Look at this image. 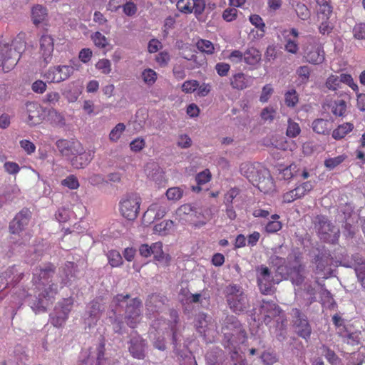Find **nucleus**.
Here are the masks:
<instances>
[{
  "label": "nucleus",
  "instance_id": "11",
  "mask_svg": "<svg viewBox=\"0 0 365 365\" xmlns=\"http://www.w3.org/2000/svg\"><path fill=\"white\" fill-rule=\"evenodd\" d=\"M257 279L259 288L262 294H270L273 285V277L269 269L261 265L256 268Z\"/></svg>",
  "mask_w": 365,
  "mask_h": 365
},
{
  "label": "nucleus",
  "instance_id": "52",
  "mask_svg": "<svg viewBox=\"0 0 365 365\" xmlns=\"http://www.w3.org/2000/svg\"><path fill=\"white\" fill-rule=\"evenodd\" d=\"M326 87L331 91H336L341 86V81L339 76L336 75H330L325 83Z\"/></svg>",
  "mask_w": 365,
  "mask_h": 365
},
{
  "label": "nucleus",
  "instance_id": "54",
  "mask_svg": "<svg viewBox=\"0 0 365 365\" xmlns=\"http://www.w3.org/2000/svg\"><path fill=\"white\" fill-rule=\"evenodd\" d=\"M284 50L289 53L297 54L299 51V47L297 41L290 38H285Z\"/></svg>",
  "mask_w": 365,
  "mask_h": 365
},
{
  "label": "nucleus",
  "instance_id": "55",
  "mask_svg": "<svg viewBox=\"0 0 365 365\" xmlns=\"http://www.w3.org/2000/svg\"><path fill=\"white\" fill-rule=\"evenodd\" d=\"M142 78L145 83L153 85L156 81L157 73L150 68L145 69L142 73Z\"/></svg>",
  "mask_w": 365,
  "mask_h": 365
},
{
  "label": "nucleus",
  "instance_id": "20",
  "mask_svg": "<svg viewBox=\"0 0 365 365\" xmlns=\"http://www.w3.org/2000/svg\"><path fill=\"white\" fill-rule=\"evenodd\" d=\"M259 311L264 316V322H269L272 319L279 315L281 309L274 302L262 300Z\"/></svg>",
  "mask_w": 365,
  "mask_h": 365
},
{
  "label": "nucleus",
  "instance_id": "13",
  "mask_svg": "<svg viewBox=\"0 0 365 365\" xmlns=\"http://www.w3.org/2000/svg\"><path fill=\"white\" fill-rule=\"evenodd\" d=\"M313 187V185L310 181L302 182L295 188L284 193L282 196V202L291 203L298 199H301L307 195Z\"/></svg>",
  "mask_w": 365,
  "mask_h": 365
},
{
  "label": "nucleus",
  "instance_id": "61",
  "mask_svg": "<svg viewBox=\"0 0 365 365\" xmlns=\"http://www.w3.org/2000/svg\"><path fill=\"white\" fill-rule=\"evenodd\" d=\"M199 87V83L196 80H188L182 85V91L185 93H191Z\"/></svg>",
  "mask_w": 365,
  "mask_h": 365
},
{
  "label": "nucleus",
  "instance_id": "30",
  "mask_svg": "<svg viewBox=\"0 0 365 365\" xmlns=\"http://www.w3.org/2000/svg\"><path fill=\"white\" fill-rule=\"evenodd\" d=\"M354 125L351 123H344L336 128L331 133L334 140H339L343 139L346 135L353 131Z\"/></svg>",
  "mask_w": 365,
  "mask_h": 365
},
{
  "label": "nucleus",
  "instance_id": "21",
  "mask_svg": "<svg viewBox=\"0 0 365 365\" xmlns=\"http://www.w3.org/2000/svg\"><path fill=\"white\" fill-rule=\"evenodd\" d=\"M53 38L49 35H43L40 38V51L46 63H48L53 51Z\"/></svg>",
  "mask_w": 365,
  "mask_h": 365
},
{
  "label": "nucleus",
  "instance_id": "43",
  "mask_svg": "<svg viewBox=\"0 0 365 365\" xmlns=\"http://www.w3.org/2000/svg\"><path fill=\"white\" fill-rule=\"evenodd\" d=\"M329 106L332 113L336 116H343L346 110V103L344 100L335 101Z\"/></svg>",
  "mask_w": 365,
  "mask_h": 365
},
{
  "label": "nucleus",
  "instance_id": "27",
  "mask_svg": "<svg viewBox=\"0 0 365 365\" xmlns=\"http://www.w3.org/2000/svg\"><path fill=\"white\" fill-rule=\"evenodd\" d=\"M166 213V207L160 203L151 204L144 214V217H153V220L163 218Z\"/></svg>",
  "mask_w": 365,
  "mask_h": 365
},
{
  "label": "nucleus",
  "instance_id": "58",
  "mask_svg": "<svg viewBox=\"0 0 365 365\" xmlns=\"http://www.w3.org/2000/svg\"><path fill=\"white\" fill-rule=\"evenodd\" d=\"M96 67L103 74H109L111 71V63L108 59L99 60L96 64Z\"/></svg>",
  "mask_w": 365,
  "mask_h": 365
},
{
  "label": "nucleus",
  "instance_id": "18",
  "mask_svg": "<svg viewBox=\"0 0 365 365\" xmlns=\"http://www.w3.org/2000/svg\"><path fill=\"white\" fill-rule=\"evenodd\" d=\"M294 314L297 317L294 322L297 334L306 340L309 339L312 334V329L308 320L303 317L302 312L297 309L294 310Z\"/></svg>",
  "mask_w": 365,
  "mask_h": 365
},
{
  "label": "nucleus",
  "instance_id": "23",
  "mask_svg": "<svg viewBox=\"0 0 365 365\" xmlns=\"http://www.w3.org/2000/svg\"><path fill=\"white\" fill-rule=\"evenodd\" d=\"M240 173L253 185L257 182L259 179V173L255 164L244 163L240 165Z\"/></svg>",
  "mask_w": 365,
  "mask_h": 365
},
{
  "label": "nucleus",
  "instance_id": "47",
  "mask_svg": "<svg viewBox=\"0 0 365 365\" xmlns=\"http://www.w3.org/2000/svg\"><path fill=\"white\" fill-rule=\"evenodd\" d=\"M125 130V125L123 123H118L110 132L109 140L111 142H117Z\"/></svg>",
  "mask_w": 365,
  "mask_h": 365
},
{
  "label": "nucleus",
  "instance_id": "6",
  "mask_svg": "<svg viewBox=\"0 0 365 365\" xmlns=\"http://www.w3.org/2000/svg\"><path fill=\"white\" fill-rule=\"evenodd\" d=\"M287 259L286 267L287 274L294 283L297 285L301 284L304 281L302 272L304 269V266L302 262L301 253L299 252H294L289 254Z\"/></svg>",
  "mask_w": 365,
  "mask_h": 365
},
{
  "label": "nucleus",
  "instance_id": "10",
  "mask_svg": "<svg viewBox=\"0 0 365 365\" xmlns=\"http://www.w3.org/2000/svg\"><path fill=\"white\" fill-rule=\"evenodd\" d=\"M178 10L184 14L194 13L196 17L202 14L205 9L204 0H178L176 4Z\"/></svg>",
  "mask_w": 365,
  "mask_h": 365
},
{
  "label": "nucleus",
  "instance_id": "45",
  "mask_svg": "<svg viewBox=\"0 0 365 365\" xmlns=\"http://www.w3.org/2000/svg\"><path fill=\"white\" fill-rule=\"evenodd\" d=\"M347 155L342 154L334 158H329L324 160V166L329 170H333L340 164H341L346 159Z\"/></svg>",
  "mask_w": 365,
  "mask_h": 365
},
{
  "label": "nucleus",
  "instance_id": "46",
  "mask_svg": "<svg viewBox=\"0 0 365 365\" xmlns=\"http://www.w3.org/2000/svg\"><path fill=\"white\" fill-rule=\"evenodd\" d=\"M299 102V96L294 89L287 91L284 94V103L287 107L294 108Z\"/></svg>",
  "mask_w": 365,
  "mask_h": 365
},
{
  "label": "nucleus",
  "instance_id": "33",
  "mask_svg": "<svg viewBox=\"0 0 365 365\" xmlns=\"http://www.w3.org/2000/svg\"><path fill=\"white\" fill-rule=\"evenodd\" d=\"M164 303V297L158 294H152L146 301L145 306L148 311L155 312H158V309H160Z\"/></svg>",
  "mask_w": 365,
  "mask_h": 365
},
{
  "label": "nucleus",
  "instance_id": "28",
  "mask_svg": "<svg viewBox=\"0 0 365 365\" xmlns=\"http://www.w3.org/2000/svg\"><path fill=\"white\" fill-rule=\"evenodd\" d=\"M47 10L41 5L37 4L31 9V19L36 26L43 23L47 17Z\"/></svg>",
  "mask_w": 365,
  "mask_h": 365
},
{
  "label": "nucleus",
  "instance_id": "24",
  "mask_svg": "<svg viewBox=\"0 0 365 365\" xmlns=\"http://www.w3.org/2000/svg\"><path fill=\"white\" fill-rule=\"evenodd\" d=\"M78 267L73 262H66L63 267L64 277L62 278V283L65 286H70L71 282L76 279Z\"/></svg>",
  "mask_w": 365,
  "mask_h": 365
},
{
  "label": "nucleus",
  "instance_id": "1",
  "mask_svg": "<svg viewBox=\"0 0 365 365\" xmlns=\"http://www.w3.org/2000/svg\"><path fill=\"white\" fill-rule=\"evenodd\" d=\"M24 48L25 43L19 41H14L11 44H0V68L4 72H9L14 68Z\"/></svg>",
  "mask_w": 365,
  "mask_h": 365
},
{
  "label": "nucleus",
  "instance_id": "49",
  "mask_svg": "<svg viewBox=\"0 0 365 365\" xmlns=\"http://www.w3.org/2000/svg\"><path fill=\"white\" fill-rule=\"evenodd\" d=\"M321 19L322 22L319 26V32L322 35H329L334 29V24L329 21V19Z\"/></svg>",
  "mask_w": 365,
  "mask_h": 365
},
{
  "label": "nucleus",
  "instance_id": "17",
  "mask_svg": "<svg viewBox=\"0 0 365 365\" xmlns=\"http://www.w3.org/2000/svg\"><path fill=\"white\" fill-rule=\"evenodd\" d=\"M225 337L231 340L235 335L244 333L240 321L235 317H227L225 319V326L222 327Z\"/></svg>",
  "mask_w": 365,
  "mask_h": 365
},
{
  "label": "nucleus",
  "instance_id": "34",
  "mask_svg": "<svg viewBox=\"0 0 365 365\" xmlns=\"http://www.w3.org/2000/svg\"><path fill=\"white\" fill-rule=\"evenodd\" d=\"M279 215H272L264 226V231L268 234H274L279 231L282 228V223L279 220Z\"/></svg>",
  "mask_w": 365,
  "mask_h": 365
},
{
  "label": "nucleus",
  "instance_id": "62",
  "mask_svg": "<svg viewBox=\"0 0 365 365\" xmlns=\"http://www.w3.org/2000/svg\"><path fill=\"white\" fill-rule=\"evenodd\" d=\"M333 13L331 4L325 5L317 8V16L319 19H329Z\"/></svg>",
  "mask_w": 365,
  "mask_h": 365
},
{
  "label": "nucleus",
  "instance_id": "2",
  "mask_svg": "<svg viewBox=\"0 0 365 365\" xmlns=\"http://www.w3.org/2000/svg\"><path fill=\"white\" fill-rule=\"evenodd\" d=\"M224 293L227 304L233 312L240 314L249 307L247 297L240 286L230 284L225 287Z\"/></svg>",
  "mask_w": 365,
  "mask_h": 365
},
{
  "label": "nucleus",
  "instance_id": "42",
  "mask_svg": "<svg viewBox=\"0 0 365 365\" xmlns=\"http://www.w3.org/2000/svg\"><path fill=\"white\" fill-rule=\"evenodd\" d=\"M196 47L201 52L208 55H212L215 53V46L209 40L199 39L196 43Z\"/></svg>",
  "mask_w": 365,
  "mask_h": 365
},
{
  "label": "nucleus",
  "instance_id": "50",
  "mask_svg": "<svg viewBox=\"0 0 365 365\" xmlns=\"http://www.w3.org/2000/svg\"><path fill=\"white\" fill-rule=\"evenodd\" d=\"M91 39L93 40L95 46L100 48H106L108 43L106 37L99 31L95 32L91 36Z\"/></svg>",
  "mask_w": 365,
  "mask_h": 365
},
{
  "label": "nucleus",
  "instance_id": "12",
  "mask_svg": "<svg viewBox=\"0 0 365 365\" xmlns=\"http://www.w3.org/2000/svg\"><path fill=\"white\" fill-rule=\"evenodd\" d=\"M128 344L129 353L133 358L137 359H145L147 343L140 335L135 333L134 335L130 336Z\"/></svg>",
  "mask_w": 365,
  "mask_h": 365
},
{
  "label": "nucleus",
  "instance_id": "22",
  "mask_svg": "<svg viewBox=\"0 0 365 365\" xmlns=\"http://www.w3.org/2000/svg\"><path fill=\"white\" fill-rule=\"evenodd\" d=\"M106 354V343L105 339L102 338L96 346L89 349L90 359H96V365H104L107 359Z\"/></svg>",
  "mask_w": 365,
  "mask_h": 365
},
{
  "label": "nucleus",
  "instance_id": "35",
  "mask_svg": "<svg viewBox=\"0 0 365 365\" xmlns=\"http://www.w3.org/2000/svg\"><path fill=\"white\" fill-rule=\"evenodd\" d=\"M211 173L210 171L208 169H205V170L199 173L195 176V180L197 182L196 186H192V190L195 192H199L201 191V185H204L211 180Z\"/></svg>",
  "mask_w": 365,
  "mask_h": 365
},
{
  "label": "nucleus",
  "instance_id": "44",
  "mask_svg": "<svg viewBox=\"0 0 365 365\" xmlns=\"http://www.w3.org/2000/svg\"><path fill=\"white\" fill-rule=\"evenodd\" d=\"M311 70L307 66H299L297 71L296 74L300 84H306L308 83L310 77Z\"/></svg>",
  "mask_w": 365,
  "mask_h": 365
},
{
  "label": "nucleus",
  "instance_id": "40",
  "mask_svg": "<svg viewBox=\"0 0 365 365\" xmlns=\"http://www.w3.org/2000/svg\"><path fill=\"white\" fill-rule=\"evenodd\" d=\"M108 264L112 267H119L123 264V257L120 253L115 250H109L106 255Z\"/></svg>",
  "mask_w": 365,
  "mask_h": 365
},
{
  "label": "nucleus",
  "instance_id": "26",
  "mask_svg": "<svg viewBox=\"0 0 365 365\" xmlns=\"http://www.w3.org/2000/svg\"><path fill=\"white\" fill-rule=\"evenodd\" d=\"M56 267L52 263H47L43 267H36L34 272V279L38 282L41 280H47L52 277L55 272Z\"/></svg>",
  "mask_w": 365,
  "mask_h": 365
},
{
  "label": "nucleus",
  "instance_id": "53",
  "mask_svg": "<svg viewBox=\"0 0 365 365\" xmlns=\"http://www.w3.org/2000/svg\"><path fill=\"white\" fill-rule=\"evenodd\" d=\"M249 19L250 23L262 32L261 36H263L264 34L265 24L262 17L258 14H252L250 16Z\"/></svg>",
  "mask_w": 365,
  "mask_h": 365
},
{
  "label": "nucleus",
  "instance_id": "32",
  "mask_svg": "<svg viewBox=\"0 0 365 365\" xmlns=\"http://www.w3.org/2000/svg\"><path fill=\"white\" fill-rule=\"evenodd\" d=\"M261 60L260 51L254 48H248L244 53V61L248 65L255 66Z\"/></svg>",
  "mask_w": 365,
  "mask_h": 365
},
{
  "label": "nucleus",
  "instance_id": "19",
  "mask_svg": "<svg viewBox=\"0 0 365 365\" xmlns=\"http://www.w3.org/2000/svg\"><path fill=\"white\" fill-rule=\"evenodd\" d=\"M253 82L252 76L245 74L242 72L232 75L230 78V83L233 89L242 91L250 87Z\"/></svg>",
  "mask_w": 365,
  "mask_h": 365
},
{
  "label": "nucleus",
  "instance_id": "29",
  "mask_svg": "<svg viewBox=\"0 0 365 365\" xmlns=\"http://www.w3.org/2000/svg\"><path fill=\"white\" fill-rule=\"evenodd\" d=\"M314 132L321 135H329L331 130V123L328 120L315 119L312 123Z\"/></svg>",
  "mask_w": 365,
  "mask_h": 365
},
{
  "label": "nucleus",
  "instance_id": "5",
  "mask_svg": "<svg viewBox=\"0 0 365 365\" xmlns=\"http://www.w3.org/2000/svg\"><path fill=\"white\" fill-rule=\"evenodd\" d=\"M304 61L313 65L322 64L325 60V52L322 44L317 42L313 36L307 37V43L303 46Z\"/></svg>",
  "mask_w": 365,
  "mask_h": 365
},
{
  "label": "nucleus",
  "instance_id": "57",
  "mask_svg": "<svg viewBox=\"0 0 365 365\" xmlns=\"http://www.w3.org/2000/svg\"><path fill=\"white\" fill-rule=\"evenodd\" d=\"M61 96L56 91H51L46 94L43 99V103L48 105H56L60 101Z\"/></svg>",
  "mask_w": 365,
  "mask_h": 365
},
{
  "label": "nucleus",
  "instance_id": "39",
  "mask_svg": "<svg viewBox=\"0 0 365 365\" xmlns=\"http://www.w3.org/2000/svg\"><path fill=\"white\" fill-rule=\"evenodd\" d=\"M207 315L205 313H199L196 317V329L197 331L205 337L208 327Z\"/></svg>",
  "mask_w": 365,
  "mask_h": 365
},
{
  "label": "nucleus",
  "instance_id": "51",
  "mask_svg": "<svg viewBox=\"0 0 365 365\" xmlns=\"http://www.w3.org/2000/svg\"><path fill=\"white\" fill-rule=\"evenodd\" d=\"M341 83H345L349 86L356 93L359 92V86L354 82V78L351 74L341 73L339 76Z\"/></svg>",
  "mask_w": 365,
  "mask_h": 365
},
{
  "label": "nucleus",
  "instance_id": "14",
  "mask_svg": "<svg viewBox=\"0 0 365 365\" xmlns=\"http://www.w3.org/2000/svg\"><path fill=\"white\" fill-rule=\"evenodd\" d=\"M26 123L30 126L40 124L44 118L43 107L37 102H27L26 103Z\"/></svg>",
  "mask_w": 365,
  "mask_h": 365
},
{
  "label": "nucleus",
  "instance_id": "4",
  "mask_svg": "<svg viewBox=\"0 0 365 365\" xmlns=\"http://www.w3.org/2000/svg\"><path fill=\"white\" fill-rule=\"evenodd\" d=\"M141 198L136 193L125 195L119 202L121 215L128 220H135L139 214Z\"/></svg>",
  "mask_w": 365,
  "mask_h": 365
},
{
  "label": "nucleus",
  "instance_id": "41",
  "mask_svg": "<svg viewBox=\"0 0 365 365\" xmlns=\"http://www.w3.org/2000/svg\"><path fill=\"white\" fill-rule=\"evenodd\" d=\"M294 8L298 18L301 20L307 21L310 19L311 11L306 4L301 2H297L294 6Z\"/></svg>",
  "mask_w": 365,
  "mask_h": 365
},
{
  "label": "nucleus",
  "instance_id": "7",
  "mask_svg": "<svg viewBox=\"0 0 365 365\" xmlns=\"http://www.w3.org/2000/svg\"><path fill=\"white\" fill-rule=\"evenodd\" d=\"M142 302L138 298L132 299L126 305L125 321L128 327L135 328L140 322Z\"/></svg>",
  "mask_w": 365,
  "mask_h": 365
},
{
  "label": "nucleus",
  "instance_id": "59",
  "mask_svg": "<svg viewBox=\"0 0 365 365\" xmlns=\"http://www.w3.org/2000/svg\"><path fill=\"white\" fill-rule=\"evenodd\" d=\"M61 185L68 187L71 190H76L79 187V182L77 178L73 175H70L61 181Z\"/></svg>",
  "mask_w": 365,
  "mask_h": 365
},
{
  "label": "nucleus",
  "instance_id": "36",
  "mask_svg": "<svg viewBox=\"0 0 365 365\" xmlns=\"http://www.w3.org/2000/svg\"><path fill=\"white\" fill-rule=\"evenodd\" d=\"M48 120L54 126L62 127L65 125L66 120L62 113L54 108H51L48 113Z\"/></svg>",
  "mask_w": 365,
  "mask_h": 365
},
{
  "label": "nucleus",
  "instance_id": "60",
  "mask_svg": "<svg viewBox=\"0 0 365 365\" xmlns=\"http://www.w3.org/2000/svg\"><path fill=\"white\" fill-rule=\"evenodd\" d=\"M73 304V300L71 298L63 299L58 303L62 314L68 316Z\"/></svg>",
  "mask_w": 365,
  "mask_h": 365
},
{
  "label": "nucleus",
  "instance_id": "9",
  "mask_svg": "<svg viewBox=\"0 0 365 365\" xmlns=\"http://www.w3.org/2000/svg\"><path fill=\"white\" fill-rule=\"evenodd\" d=\"M58 150L62 156L71 158L83 150L81 143L73 138L59 139L56 142Z\"/></svg>",
  "mask_w": 365,
  "mask_h": 365
},
{
  "label": "nucleus",
  "instance_id": "3",
  "mask_svg": "<svg viewBox=\"0 0 365 365\" xmlns=\"http://www.w3.org/2000/svg\"><path fill=\"white\" fill-rule=\"evenodd\" d=\"M314 228L321 240L329 244L338 242L340 231L326 216L317 215L314 220Z\"/></svg>",
  "mask_w": 365,
  "mask_h": 365
},
{
  "label": "nucleus",
  "instance_id": "56",
  "mask_svg": "<svg viewBox=\"0 0 365 365\" xmlns=\"http://www.w3.org/2000/svg\"><path fill=\"white\" fill-rule=\"evenodd\" d=\"M260 358L265 365H272L278 361L276 353L273 351H264Z\"/></svg>",
  "mask_w": 365,
  "mask_h": 365
},
{
  "label": "nucleus",
  "instance_id": "48",
  "mask_svg": "<svg viewBox=\"0 0 365 365\" xmlns=\"http://www.w3.org/2000/svg\"><path fill=\"white\" fill-rule=\"evenodd\" d=\"M301 132V128L299 125L293 121L292 119L289 118L288 120V125L287 128V135L289 138H295L297 137Z\"/></svg>",
  "mask_w": 365,
  "mask_h": 365
},
{
  "label": "nucleus",
  "instance_id": "25",
  "mask_svg": "<svg viewBox=\"0 0 365 365\" xmlns=\"http://www.w3.org/2000/svg\"><path fill=\"white\" fill-rule=\"evenodd\" d=\"M163 243L161 242H156L152 243V255L155 261L163 262L166 266L170 264L171 257L168 254L163 252Z\"/></svg>",
  "mask_w": 365,
  "mask_h": 365
},
{
  "label": "nucleus",
  "instance_id": "16",
  "mask_svg": "<svg viewBox=\"0 0 365 365\" xmlns=\"http://www.w3.org/2000/svg\"><path fill=\"white\" fill-rule=\"evenodd\" d=\"M337 334L341 339L343 349H344V351L346 354H349V351H351L349 348V346L354 347L360 344V331H356L350 332L345 327H343V329L338 331Z\"/></svg>",
  "mask_w": 365,
  "mask_h": 365
},
{
  "label": "nucleus",
  "instance_id": "64",
  "mask_svg": "<svg viewBox=\"0 0 365 365\" xmlns=\"http://www.w3.org/2000/svg\"><path fill=\"white\" fill-rule=\"evenodd\" d=\"M145 147V141L143 138H136L130 143V148L133 152L138 153Z\"/></svg>",
  "mask_w": 365,
  "mask_h": 365
},
{
  "label": "nucleus",
  "instance_id": "8",
  "mask_svg": "<svg viewBox=\"0 0 365 365\" xmlns=\"http://www.w3.org/2000/svg\"><path fill=\"white\" fill-rule=\"evenodd\" d=\"M73 66L63 65L49 68L43 75L48 83H60L68 79L73 73Z\"/></svg>",
  "mask_w": 365,
  "mask_h": 365
},
{
  "label": "nucleus",
  "instance_id": "63",
  "mask_svg": "<svg viewBox=\"0 0 365 365\" xmlns=\"http://www.w3.org/2000/svg\"><path fill=\"white\" fill-rule=\"evenodd\" d=\"M353 35L356 39L365 40V23L356 24L353 28Z\"/></svg>",
  "mask_w": 365,
  "mask_h": 365
},
{
  "label": "nucleus",
  "instance_id": "37",
  "mask_svg": "<svg viewBox=\"0 0 365 365\" xmlns=\"http://www.w3.org/2000/svg\"><path fill=\"white\" fill-rule=\"evenodd\" d=\"M217 359L215 361H211L208 362V365H232L234 361V355L237 353L235 352L231 356H225L224 352L221 349L217 350Z\"/></svg>",
  "mask_w": 365,
  "mask_h": 365
},
{
  "label": "nucleus",
  "instance_id": "38",
  "mask_svg": "<svg viewBox=\"0 0 365 365\" xmlns=\"http://www.w3.org/2000/svg\"><path fill=\"white\" fill-rule=\"evenodd\" d=\"M89 162V155L83 152V150L81 153L74 155L71 159L72 166L77 169L84 168Z\"/></svg>",
  "mask_w": 365,
  "mask_h": 365
},
{
  "label": "nucleus",
  "instance_id": "31",
  "mask_svg": "<svg viewBox=\"0 0 365 365\" xmlns=\"http://www.w3.org/2000/svg\"><path fill=\"white\" fill-rule=\"evenodd\" d=\"M177 215L180 217H184L186 216L190 217V220L193 221V217H197V215H201L200 212L197 211V208L192 205L191 204H184L181 205L177 210Z\"/></svg>",
  "mask_w": 365,
  "mask_h": 365
},
{
  "label": "nucleus",
  "instance_id": "15",
  "mask_svg": "<svg viewBox=\"0 0 365 365\" xmlns=\"http://www.w3.org/2000/svg\"><path fill=\"white\" fill-rule=\"evenodd\" d=\"M31 212L28 208L22 209L10 222L9 230L12 234H19L28 225Z\"/></svg>",
  "mask_w": 365,
  "mask_h": 365
}]
</instances>
